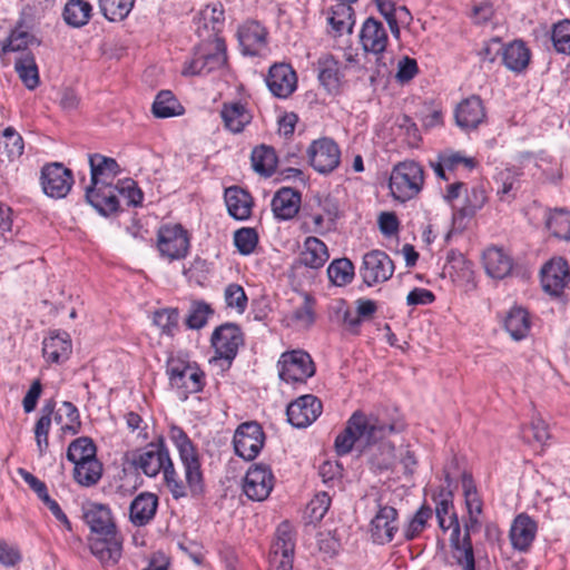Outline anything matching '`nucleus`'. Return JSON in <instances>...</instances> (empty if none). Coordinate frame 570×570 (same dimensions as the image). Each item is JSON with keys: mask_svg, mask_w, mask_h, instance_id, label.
I'll return each instance as SVG.
<instances>
[{"mask_svg": "<svg viewBox=\"0 0 570 570\" xmlns=\"http://www.w3.org/2000/svg\"><path fill=\"white\" fill-rule=\"evenodd\" d=\"M402 420L390 422L375 415H365L361 411L354 412L348 419L345 429L335 439V451L338 455L350 453L356 441L364 439L366 444H374L386 436L403 431Z\"/></svg>", "mask_w": 570, "mask_h": 570, "instance_id": "f257e3e1", "label": "nucleus"}, {"mask_svg": "<svg viewBox=\"0 0 570 570\" xmlns=\"http://www.w3.org/2000/svg\"><path fill=\"white\" fill-rule=\"evenodd\" d=\"M169 438L179 452L190 495L200 497L205 492V483L196 448L180 426L173 425L169 430Z\"/></svg>", "mask_w": 570, "mask_h": 570, "instance_id": "f03ea898", "label": "nucleus"}, {"mask_svg": "<svg viewBox=\"0 0 570 570\" xmlns=\"http://www.w3.org/2000/svg\"><path fill=\"white\" fill-rule=\"evenodd\" d=\"M392 196L402 203L416 197L424 186V169L414 160H405L392 169L389 183Z\"/></svg>", "mask_w": 570, "mask_h": 570, "instance_id": "7ed1b4c3", "label": "nucleus"}, {"mask_svg": "<svg viewBox=\"0 0 570 570\" xmlns=\"http://www.w3.org/2000/svg\"><path fill=\"white\" fill-rule=\"evenodd\" d=\"M480 514H469L468 520L464 522V534L461 537V527L456 513L450 517V525L452 532L450 535V544L453 552V558L463 567L464 570H475L474 550L471 540V532L479 531L481 522Z\"/></svg>", "mask_w": 570, "mask_h": 570, "instance_id": "20e7f679", "label": "nucleus"}, {"mask_svg": "<svg viewBox=\"0 0 570 570\" xmlns=\"http://www.w3.org/2000/svg\"><path fill=\"white\" fill-rule=\"evenodd\" d=\"M227 63V48L223 38L216 37L213 42L196 48L193 58L186 62L184 76H205L219 70Z\"/></svg>", "mask_w": 570, "mask_h": 570, "instance_id": "39448f33", "label": "nucleus"}, {"mask_svg": "<svg viewBox=\"0 0 570 570\" xmlns=\"http://www.w3.org/2000/svg\"><path fill=\"white\" fill-rule=\"evenodd\" d=\"M169 384L187 399L188 394L202 392L205 386V374L196 365L180 357L170 356L166 363Z\"/></svg>", "mask_w": 570, "mask_h": 570, "instance_id": "423d86ee", "label": "nucleus"}, {"mask_svg": "<svg viewBox=\"0 0 570 570\" xmlns=\"http://www.w3.org/2000/svg\"><path fill=\"white\" fill-rule=\"evenodd\" d=\"M277 366L279 379L291 384L305 383L316 371L312 356L303 350L282 353Z\"/></svg>", "mask_w": 570, "mask_h": 570, "instance_id": "0eeeda50", "label": "nucleus"}, {"mask_svg": "<svg viewBox=\"0 0 570 570\" xmlns=\"http://www.w3.org/2000/svg\"><path fill=\"white\" fill-rule=\"evenodd\" d=\"M157 248L170 262L183 259L189 253V234L180 224L164 225L157 232Z\"/></svg>", "mask_w": 570, "mask_h": 570, "instance_id": "6e6552de", "label": "nucleus"}, {"mask_svg": "<svg viewBox=\"0 0 570 570\" xmlns=\"http://www.w3.org/2000/svg\"><path fill=\"white\" fill-rule=\"evenodd\" d=\"M306 153L309 165L320 174H331L341 164L340 146L328 137L313 140Z\"/></svg>", "mask_w": 570, "mask_h": 570, "instance_id": "1a4fd4ad", "label": "nucleus"}, {"mask_svg": "<svg viewBox=\"0 0 570 570\" xmlns=\"http://www.w3.org/2000/svg\"><path fill=\"white\" fill-rule=\"evenodd\" d=\"M394 269V263L385 252L373 249L363 256L360 275L363 283L372 287L387 282L393 276Z\"/></svg>", "mask_w": 570, "mask_h": 570, "instance_id": "9d476101", "label": "nucleus"}, {"mask_svg": "<svg viewBox=\"0 0 570 570\" xmlns=\"http://www.w3.org/2000/svg\"><path fill=\"white\" fill-rule=\"evenodd\" d=\"M265 443V433L261 424L255 421L242 423L234 433L233 444L235 453L246 460H254Z\"/></svg>", "mask_w": 570, "mask_h": 570, "instance_id": "9b49d317", "label": "nucleus"}, {"mask_svg": "<svg viewBox=\"0 0 570 570\" xmlns=\"http://www.w3.org/2000/svg\"><path fill=\"white\" fill-rule=\"evenodd\" d=\"M170 460L165 440L159 435L148 443L138 454L134 455L132 465L140 469L147 476H156L161 472L167 461Z\"/></svg>", "mask_w": 570, "mask_h": 570, "instance_id": "f8f14e48", "label": "nucleus"}, {"mask_svg": "<svg viewBox=\"0 0 570 570\" xmlns=\"http://www.w3.org/2000/svg\"><path fill=\"white\" fill-rule=\"evenodd\" d=\"M210 342L218 358L232 362L244 344V335L237 324L225 323L215 328Z\"/></svg>", "mask_w": 570, "mask_h": 570, "instance_id": "ddd939ff", "label": "nucleus"}, {"mask_svg": "<svg viewBox=\"0 0 570 570\" xmlns=\"http://www.w3.org/2000/svg\"><path fill=\"white\" fill-rule=\"evenodd\" d=\"M73 185L72 171L60 163L46 165L41 170V186L51 198H65Z\"/></svg>", "mask_w": 570, "mask_h": 570, "instance_id": "4468645a", "label": "nucleus"}, {"mask_svg": "<svg viewBox=\"0 0 570 570\" xmlns=\"http://www.w3.org/2000/svg\"><path fill=\"white\" fill-rule=\"evenodd\" d=\"M274 488V475L269 466L254 464L244 478L243 491L249 500L264 501Z\"/></svg>", "mask_w": 570, "mask_h": 570, "instance_id": "2eb2a0df", "label": "nucleus"}, {"mask_svg": "<svg viewBox=\"0 0 570 570\" xmlns=\"http://www.w3.org/2000/svg\"><path fill=\"white\" fill-rule=\"evenodd\" d=\"M89 549L102 567L115 566L122 554V537L118 530L108 534H96L89 538Z\"/></svg>", "mask_w": 570, "mask_h": 570, "instance_id": "dca6fc26", "label": "nucleus"}, {"mask_svg": "<svg viewBox=\"0 0 570 570\" xmlns=\"http://www.w3.org/2000/svg\"><path fill=\"white\" fill-rule=\"evenodd\" d=\"M322 409V402L316 396L302 395L287 405V421L295 428H306L321 415Z\"/></svg>", "mask_w": 570, "mask_h": 570, "instance_id": "f3484780", "label": "nucleus"}, {"mask_svg": "<svg viewBox=\"0 0 570 570\" xmlns=\"http://www.w3.org/2000/svg\"><path fill=\"white\" fill-rule=\"evenodd\" d=\"M87 202L102 216L108 217L120 210L118 185L97 184L86 188Z\"/></svg>", "mask_w": 570, "mask_h": 570, "instance_id": "a211bd4d", "label": "nucleus"}, {"mask_svg": "<svg viewBox=\"0 0 570 570\" xmlns=\"http://www.w3.org/2000/svg\"><path fill=\"white\" fill-rule=\"evenodd\" d=\"M360 43L366 53H372L377 58L383 55L389 45V35L383 22L368 17L362 24Z\"/></svg>", "mask_w": 570, "mask_h": 570, "instance_id": "6ab92c4d", "label": "nucleus"}, {"mask_svg": "<svg viewBox=\"0 0 570 570\" xmlns=\"http://www.w3.org/2000/svg\"><path fill=\"white\" fill-rule=\"evenodd\" d=\"M570 282V267L562 258H552L541 269V283L543 289L554 296L560 295Z\"/></svg>", "mask_w": 570, "mask_h": 570, "instance_id": "aec40b11", "label": "nucleus"}, {"mask_svg": "<svg viewBox=\"0 0 570 570\" xmlns=\"http://www.w3.org/2000/svg\"><path fill=\"white\" fill-rule=\"evenodd\" d=\"M397 510L390 505H380L371 521V537L374 543L385 544L394 539L399 529Z\"/></svg>", "mask_w": 570, "mask_h": 570, "instance_id": "412c9836", "label": "nucleus"}, {"mask_svg": "<svg viewBox=\"0 0 570 570\" xmlns=\"http://www.w3.org/2000/svg\"><path fill=\"white\" fill-rule=\"evenodd\" d=\"M266 83L277 98H288L297 88V76L288 63H275L269 68Z\"/></svg>", "mask_w": 570, "mask_h": 570, "instance_id": "4be33fe9", "label": "nucleus"}, {"mask_svg": "<svg viewBox=\"0 0 570 570\" xmlns=\"http://www.w3.org/2000/svg\"><path fill=\"white\" fill-rule=\"evenodd\" d=\"M537 522L527 513L518 514L510 528L509 538L511 546L519 552H528L535 539Z\"/></svg>", "mask_w": 570, "mask_h": 570, "instance_id": "5701e85b", "label": "nucleus"}, {"mask_svg": "<svg viewBox=\"0 0 570 570\" xmlns=\"http://www.w3.org/2000/svg\"><path fill=\"white\" fill-rule=\"evenodd\" d=\"M317 78L330 95H338L344 79L341 62L332 55H323L317 59Z\"/></svg>", "mask_w": 570, "mask_h": 570, "instance_id": "b1692460", "label": "nucleus"}, {"mask_svg": "<svg viewBox=\"0 0 570 570\" xmlns=\"http://www.w3.org/2000/svg\"><path fill=\"white\" fill-rule=\"evenodd\" d=\"M237 38L244 55L258 56L267 46V31L257 21H246L238 28Z\"/></svg>", "mask_w": 570, "mask_h": 570, "instance_id": "393cba45", "label": "nucleus"}, {"mask_svg": "<svg viewBox=\"0 0 570 570\" xmlns=\"http://www.w3.org/2000/svg\"><path fill=\"white\" fill-rule=\"evenodd\" d=\"M82 519L95 534H108L117 531L111 511L102 503L89 502L82 505Z\"/></svg>", "mask_w": 570, "mask_h": 570, "instance_id": "a878e982", "label": "nucleus"}, {"mask_svg": "<svg viewBox=\"0 0 570 570\" xmlns=\"http://www.w3.org/2000/svg\"><path fill=\"white\" fill-rule=\"evenodd\" d=\"M456 125L465 130L475 129L485 120L487 114L479 96H471L462 100L455 109Z\"/></svg>", "mask_w": 570, "mask_h": 570, "instance_id": "bb28decb", "label": "nucleus"}, {"mask_svg": "<svg viewBox=\"0 0 570 570\" xmlns=\"http://www.w3.org/2000/svg\"><path fill=\"white\" fill-rule=\"evenodd\" d=\"M301 193L291 187H282L272 199V212L278 220H288L294 218L301 206Z\"/></svg>", "mask_w": 570, "mask_h": 570, "instance_id": "cd10ccee", "label": "nucleus"}, {"mask_svg": "<svg viewBox=\"0 0 570 570\" xmlns=\"http://www.w3.org/2000/svg\"><path fill=\"white\" fill-rule=\"evenodd\" d=\"M158 497L151 492H141L130 503L129 520L135 527L147 525L156 515Z\"/></svg>", "mask_w": 570, "mask_h": 570, "instance_id": "c85d7f7f", "label": "nucleus"}, {"mask_svg": "<svg viewBox=\"0 0 570 570\" xmlns=\"http://www.w3.org/2000/svg\"><path fill=\"white\" fill-rule=\"evenodd\" d=\"M513 258L502 247L491 246L483 253V265L489 276L503 279L513 268Z\"/></svg>", "mask_w": 570, "mask_h": 570, "instance_id": "c756f323", "label": "nucleus"}, {"mask_svg": "<svg viewBox=\"0 0 570 570\" xmlns=\"http://www.w3.org/2000/svg\"><path fill=\"white\" fill-rule=\"evenodd\" d=\"M224 126L233 134H240L252 121V114L240 101L224 102L220 110Z\"/></svg>", "mask_w": 570, "mask_h": 570, "instance_id": "7c9ffc66", "label": "nucleus"}, {"mask_svg": "<svg viewBox=\"0 0 570 570\" xmlns=\"http://www.w3.org/2000/svg\"><path fill=\"white\" fill-rule=\"evenodd\" d=\"M71 351V338L66 332L51 333L43 340L42 353L47 361L62 363L69 358Z\"/></svg>", "mask_w": 570, "mask_h": 570, "instance_id": "2f4dec72", "label": "nucleus"}, {"mask_svg": "<svg viewBox=\"0 0 570 570\" xmlns=\"http://www.w3.org/2000/svg\"><path fill=\"white\" fill-rule=\"evenodd\" d=\"M90 185L112 184L114 178L119 174L120 167L116 159L94 154L89 156Z\"/></svg>", "mask_w": 570, "mask_h": 570, "instance_id": "473e14b6", "label": "nucleus"}, {"mask_svg": "<svg viewBox=\"0 0 570 570\" xmlns=\"http://www.w3.org/2000/svg\"><path fill=\"white\" fill-rule=\"evenodd\" d=\"M225 202L229 215L237 220L249 218L253 207L250 194L238 186L225 190Z\"/></svg>", "mask_w": 570, "mask_h": 570, "instance_id": "72a5a7b5", "label": "nucleus"}, {"mask_svg": "<svg viewBox=\"0 0 570 570\" xmlns=\"http://www.w3.org/2000/svg\"><path fill=\"white\" fill-rule=\"evenodd\" d=\"M530 49L522 40H514L503 48V65L513 72L524 71L530 63Z\"/></svg>", "mask_w": 570, "mask_h": 570, "instance_id": "f704fd0d", "label": "nucleus"}, {"mask_svg": "<svg viewBox=\"0 0 570 570\" xmlns=\"http://www.w3.org/2000/svg\"><path fill=\"white\" fill-rule=\"evenodd\" d=\"M327 246L316 237H307L299 255L301 263L309 268H321L328 259Z\"/></svg>", "mask_w": 570, "mask_h": 570, "instance_id": "c9c22d12", "label": "nucleus"}, {"mask_svg": "<svg viewBox=\"0 0 570 570\" xmlns=\"http://www.w3.org/2000/svg\"><path fill=\"white\" fill-rule=\"evenodd\" d=\"M55 422L60 425L62 434L76 435L80 432L81 421L77 406L69 402L63 401L58 410L53 412Z\"/></svg>", "mask_w": 570, "mask_h": 570, "instance_id": "e433bc0d", "label": "nucleus"}, {"mask_svg": "<svg viewBox=\"0 0 570 570\" xmlns=\"http://www.w3.org/2000/svg\"><path fill=\"white\" fill-rule=\"evenodd\" d=\"M504 328L514 341L525 338L531 328L528 311L520 306H513L504 318Z\"/></svg>", "mask_w": 570, "mask_h": 570, "instance_id": "4c0bfd02", "label": "nucleus"}, {"mask_svg": "<svg viewBox=\"0 0 570 570\" xmlns=\"http://www.w3.org/2000/svg\"><path fill=\"white\" fill-rule=\"evenodd\" d=\"M487 189L482 184L473 185L470 189H465L464 202L456 209V214L462 218H472L488 203Z\"/></svg>", "mask_w": 570, "mask_h": 570, "instance_id": "58836bf2", "label": "nucleus"}, {"mask_svg": "<svg viewBox=\"0 0 570 570\" xmlns=\"http://www.w3.org/2000/svg\"><path fill=\"white\" fill-rule=\"evenodd\" d=\"M253 169L263 177H271L277 167V156L275 149L269 146L261 145L252 151Z\"/></svg>", "mask_w": 570, "mask_h": 570, "instance_id": "ea45409f", "label": "nucleus"}, {"mask_svg": "<svg viewBox=\"0 0 570 570\" xmlns=\"http://www.w3.org/2000/svg\"><path fill=\"white\" fill-rule=\"evenodd\" d=\"M56 409L55 400H48L41 407V415L35 425V438L39 454L43 455L49 448L48 435L51 426V416Z\"/></svg>", "mask_w": 570, "mask_h": 570, "instance_id": "a19ab883", "label": "nucleus"}, {"mask_svg": "<svg viewBox=\"0 0 570 570\" xmlns=\"http://www.w3.org/2000/svg\"><path fill=\"white\" fill-rule=\"evenodd\" d=\"M14 69L22 83L33 90L39 86V71L33 53L23 52L14 61Z\"/></svg>", "mask_w": 570, "mask_h": 570, "instance_id": "79ce46f5", "label": "nucleus"}, {"mask_svg": "<svg viewBox=\"0 0 570 570\" xmlns=\"http://www.w3.org/2000/svg\"><path fill=\"white\" fill-rule=\"evenodd\" d=\"M91 11L92 6L86 0H68L62 17L68 26L80 28L88 23Z\"/></svg>", "mask_w": 570, "mask_h": 570, "instance_id": "37998d69", "label": "nucleus"}, {"mask_svg": "<svg viewBox=\"0 0 570 570\" xmlns=\"http://www.w3.org/2000/svg\"><path fill=\"white\" fill-rule=\"evenodd\" d=\"M101 476L102 463L97 458L75 464L73 479L82 487L96 485Z\"/></svg>", "mask_w": 570, "mask_h": 570, "instance_id": "c03bdc74", "label": "nucleus"}, {"mask_svg": "<svg viewBox=\"0 0 570 570\" xmlns=\"http://www.w3.org/2000/svg\"><path fill=\"white\" fill-rule=\"evenodd\" d=\"M151 111L157 118H169L184 114V107L169 90H161L155 98Z\"/></svg>", "mask_w": 570, "mask_h": 570, "instance_id": "a18cd8bd", "label": "nucleus"}, {"mask_svg": "<svg viewBox=\"0 0 570 570\" xmlns=\"http://www.w3.org/2000/svg\"><path fill=\"white\" fill-rule=\"evenodd\" d=\"M295 532L288 521H283L276 529L271 554L294 556Z\"/></svg>", "mask_w": 570, "mask_h": 570, "instance_id": "49530a36", "label": "nucleus"}, {"mask_svg": "<svg viewBox=\"0 0 570 570\" xmlns=\"http://www.w3.org/2000/svg\"><path fill=\"white\" fill-rule=\"evenodd\" d=\"M67 459L73 464L97 458V448L88 436L73 440L67 450Z\"/></svg>", "mask_w": 570, "mask_h": 570, "instance_id": "de8ad7c7", "label": "nucleus"}, {"mask_svg": "<svg viewBox=\"0 0 570 570\" xmlns=\"http://www.w3.org/2000/svg\"><path fill=\"white\" fill-rule=\"evenodd\" d=\"M355 275L353 263L348 258L334 259L327 267V276L335 286L350 284Z\"/></svg>", "mask_w": 570, "mask_h": 570, "instance_id": "09e8293b", "label": "nucleus"}, {"mask_svg": "<svg viewBox=\"0 0 570 570\" xmlns=\"http://www.w3.org/2000/svg\"><path fill=\"white\" fill-rule=\"evenodd\" d=\"M551 234L563 240H570V212L556 208L550 212L546 223Z\"/></svg>", "mask_w": 570, "mask_h": 570, "instance_id": "8fccbe9b", "label": "nucleus"}, {"mask_svg": "<svg viewBox=\"0 0 570 570\" xmlns=\"http://www.w3.org/2000/svg\"><path fill=\"white\" fill-rule=\"evenodd\" d=\"M101 14L109 21H121L131 11L135 0H97Z\"/></svg>", "mask_w": 570, "mask_h": 570, "instance_id": "3c124183", "label": "nucleus"}, {"mask_svg": "<svg viewBox=\"0 0 570 570\" xmlns=\"http://www.w3.org/2000/svg\"><path fill=\"white\" fill-rule=\"evenodd\" d=\"M41 41L37 39L33 35L29 33L28 31H24L20 28H16L11 31L10 36L8 37L7 42L2 47V52H14V51H21L28 52L27 48L32 45L40 46Z\"/></svg>", "mask_w": 570, "mask_h": 570, "instance_id": "603ef678", "label": "nucleus"}, {"mask_svg": "<svg viewBox=\"0 0 570 570\" xmlns=\"http://www.w3.org/2000/svg\"><path fill=\"white\" fill-rule=\"evenodd\" d=\"M433 500L436 501L435 513L439 522V527L446 531L452 530V525H450V517L453 511V494L451 491H445L441 489L438 499L433 497Z\"/></svg>", "mask_w": 570, "mask_h": 570, "instance_id": "864d4df0", "label": "nucleus"}, {"mask_svg": "<svg viewBox=\"0 0 570 570\" xmlns=\"http://www.w3.org/2000/svg\"><path fill=\"white\" fill-rule=\"evenodd\" d=\"M213 314L214 309L208 303L194 301L191 302L185 324L190 330H200L207 324L208 317Z\"/></svg>", "mask_w": 570, "mask_h": 570, "instance_id": "5fc2aeb1", "label": "nucleus"}, {"mask_svg": "<svg viewBox=\"0 0 570 570\" xmlns=\"http://www.w3.org/2000/svg\"><path fill=\"white\" fill-rule=\"evenodd\" d=\"M154 323L161 334L174 336L179 330V312L177 308H163L154 313Z\"/></svg>", "mask_w": 570, "mask_h": 570, "instance_id": "6e6d98bb", "label": "nucleus"}, {"mask_svg": "<svg viewBox=\"0 0 570 570\" xmlns=\"http://www.w3.org/2000/svg\"><path fill=\"white\" fill-rule=\"evenodd\" d=\"M462 488L468 509V514H481L483 509V502L478 493L471 473H462Z\"/></svg>", "mask_w": 570, "mask_h": 570, "instance_id": "4d7b16f0", "label": "nucleus"}, {"mask_svg": "<svg viewBox=\"0 0 570 570\" xmlns=\"http://www.w3.org/2000/svg\"><path fill=\"white\" fill-rule=\"evenodd\" d=\"M314 305V298L305 295L303 304L292 312L291 322L303 328H309L315 322Z\"/></svg>", "mask_w": 570, "mask_h": 570, "instance_id": "13d9d810", "label": "nucleus"}, {"mask_svg": "<svg viewBox=\"0 0 570 570\" xmlns=\"http://www.w3.org/2000/svg\"><path fill=\"white\" fill-rule=\"evenodd\" d=\"M332 318L341 323L344 327L354 334L358 333V328L362 324L360 316L351 311L343 299L338 301L333 307Z\"/></svg>", "mask_w": 570, "mask_h": 570, "instance_id": "bf43d9fd", "label": "nucleus"}, {"mask_svg": "<svg viewBox=\"0 0 570 570\" xmlns=\"http://www.w3.org/2000/svg\"><path fill=\"white\" fill-rule=\"evenodd\" d=\"M164 473V481L169 489L171 495L174 499L178 500L181 498L187 497V489L189 490V487L186 483H184L179 478L177 472L175 471L174 464L171 459L167 461L166 465L161 470Z\"/></svg>", "mask_w": 570, "mask_h": 570, "instance_id": "052dcab7", "label": "nucleus"}, {"mask_svg": "<svg viewBox=\"0 0 570 570\" xmlns=\"http://www.w3.org/2000/svg\"><path fill=\"white\" fill-rule=\"evenodd\" d=\"M234 244L242 255H250L258 245V234L255 228L242 227L234 233Z\"/></svg>", "mask_w": 570, "mask_h": 570, "instance_id": "680f3d73", "label": "nucleus"}, {"mask_svg": "<svg viewBox=\"0 0 570 570\" xmlns=\"http://www.w3.org/2000/svg\"><path fill=\"white\" fill-rule=\"evenodd\" d=\"M352 8L346 4H338L335 10H333L332 16L328 18V23L332 29L337 33L342 35L343 32H352Z\"/></svg>", "mask_w": 570, "mask_h": 570, "instance_id": "e2e57ef3", "label": "nucleus"}, {"mask_svg": "<svg viewBox=\"0 0 570 570\" xmlns=\"http://www.w3.org/2000/svg\"><path fill=\"white\" fill-rule=\"evenodd\" d=\"M439 159L443 160V164L448 168L449 173H452L460 167H463L471 171L478 165L475 158L468 157L463 155L461 151L444 150L442 153H439Z\"/></svg>", "mask_w": 570, "mask_h": 570, "instance_id": "0e129e2a", "label": "nucleus"}, {"mask_svg": "<svg viewBox=\"0 0 570 570\" xmlns=\"http://www.w3.org/2000/svg\"><path fill=\"white\" fill-rule=\"evenodd\" d=\"M117 185L118 198L121 197L127 206L139 207L142 205L144 193L134 179L126 178L118 180Z\"/></svg>", "mask_w": 570, "mask_h": 570, "instance_id": "69168bd1", "label": "nucleus"}, {"mask_svg": "<svg viewBox=\"0 0 570 570\" xmlns=\"http://www.w3.org/2000/svg\"><path fill=\"white\" fill-rule=\"evenodd\" d=\"M431 517L432 509L426 505H422L405 527L403 531L404 539L406 541H411L419 537Z\"/></svg>", "mask_w": 570, "mask_h": 570, "instance_id": "338daca9", "label": "nucleus"}, {"mask_svg": "<svg viewBox=\"0 0 570 570\" xmlns=\"http://www.w3.org/2000/svg\"><path fill=\"white\" fill-rule=\"evenodd\" d=\"M551 38L558 52L570 55V20L564 19L556 23L552 28Z\"/></svg>", "mask_w": 570, "mask_h": 570, "instance_id": "774afa93", "label": "nucleus"}]
</instances>
